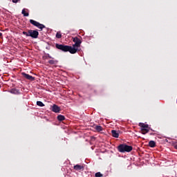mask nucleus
Returning a JSON list of instances; mask_svg holds the SVG:
<instances>
[{
  "label": "nucleus",
  "mask_w": 177,
  "mask_h": 177,
  "mask_svg": "<svg viewBox=\"0 0 177 177\" xmlns=\"http://www.w3.org/2000/svg\"><path fill=\"white\" fill-rule=\"evenodd\" d=\"M37 105L39 106V107H44V106H45V104H44L43 102L41 101H37Z\"/></svg>",
  "instance_id": "17"
},
{
  "label": "nucleus",
  "mask_w": 177,
  "mask_h": 177,
  "mask_svg": "<svg viewBox=\"0 0 177 177\" xmlns=\"http://www.w3.org/2000/svg\"><path fill=\"white\" fill-rule=\"evenodd\" d=\"M95 129L97 132H102V131H103V127H102V126H95Z\"/></svg>",
  "instance_id": "13"
},
{
  "label": "nucleus",
  "mask_w": 177,
  "mask_h": 177,
  "mask_svg": "<svg viewBox=\"0 0 177 177\" xmlns=\"http://www.w3.org/2000/svg\"><path fill=\"white\" fill-rule=\"evenodd\" d=\"M13 3H17L18 1H20V0H12Z\"/></svg>",
  "instance_id": "21"
},
{
  "label": "nucleus",
  "mask_w": 177,
  "mask_h": 177,
  "mask_svg": "<svg viewBox=\"0 0 177 177\" xmlns=\"http://www.w3.org/2000/svg\"><path fill=\"white\" fill-rule=\"evenodd\" d=\"M10 93H13L14 95H18L19 93H20V92H19V90L16 88H12L10 90Z\"/></svg>",
  "instance_id": "11"
},
{
  "label": "nucleus",
  "mask_w": 177,
  "mask_h": 177,
  "mask_svg": "<svg viewBox=\"0 0 177 177\" xmlns=\"http://www.w3.org/2000/svg\"><path fill=\"white\" fill-rule=\"evenodd\" d=\"M149 147H156V142L151 140L149 142Z\"/></svg>",
  "instance_id": "15"
},
{
  "label": "nucleus",
  "mask_w": 177,
  "mask_h": 177,
  "mask_svg": "<svg viewBox=\"0 0 177 177\" xmlns=\"http://www.w3.org/2000/svg\"><path fill=\"white\" fill-rule=\"evenodd\" d=\"M52 59V56H50L49 54H46L45 57H43V59Z\"/></svg>",
  "instance_id": "20"
},
{
  "label": "nucleus",
  "mask_w": 177,
  "mask_h": 177,
  "mask_svg": "<svg viewBox=\"0 0 177 177\" xmlns=\"http://www.w3.org/2000/svg\"><path fill=\"white\" fill-rule=\"evenodd\" d=\"M174 149H176V150H177V142H176V143L174 144Z\"/></svg>",
  "instance_id": "22"
},
{
  "label": "nucleus",
  "mask_w": 177,
  "mask_h": 177,
  "mask_svg": "<svg viewBox=\"0 0 177 177\" xmlns=\"http://www.w3.org/2000/svg\"><path fill=\"white\" fill-rule=\"evenodd\" d=\"M95 177H103V174H102V173H100V172H97V173H95Z\"/></svg>",
  "instance_id": "19"
},
{
  "label": "nucleus",
  "mask_w": 177,
  "mask_h": 177,
  "mask_svg": "<svg viewBox=\"0 0 177 177\" xmlns=\"http://www.w3.org/2000/svg\"><path fill=\"white\" fill-rule=\"evenodd\" d=\"M111 133L113 138H118L120 136V134L115 130H112Z\"/></svg>",
  "instance_id": "10"
},
{
  "label": "nucleus",
  "mask_w": 177,
  "mask_h": 177,
  "mask_svg": "<svg viewBox=\"0 0 177 177\" xmlns=\"http://www.w3.org/2000/svg\"><path fill=\"white\" fill-rule=\"evenodd\" d=\"M22 34L26 35V37H31V38H33L34 39H37L38 35H39L38 30H28V32L24 31Z\"/></svg>",
  "instance_id": "3"
},
{
  "label": "nucleus",
  "mask_w": 177,
  "mask_h": 177,
  "mask_svg": "<svg viewBox=\"0 0 177 177\" xmlns=\"http://www.w3.org/2000/svg\"><path fill=\"white\" fill-rule=\"evenodd\" d=\"M57 118L58 121H64L66 120V118L63 115H59Z\"/></svg>",
  "instance_id": "12"
},
{
  "label": "nucleus",
  "mask_w": 177,
  "mask_h": 177,
  "mask_svg": "<svg viewBox=\"0 0 177 177\" xmlns=\"http://www.w3.org/2000/svg\"><path fill=\"white\" fill-rule=\"evenodd\" d=\"M55 47L62 52H70L72 55L75 53V49L73 48L71 46H66L63 44H56Z\"/></svg>",
  "instance_id": "1"
},
{
  "label": "nucleus",
  "mask_w": 177,
  "mask_h": 177,
  "mask_svg": "<svg viewBox=\"0 0 177 177\" xmlns=\"http://www.w3.org/2000/svg\"><path fill=\"white\" fill-rule=\"evenodd\" d=\"M117 149L120 153H131V151L133 150L132 146H129L127 144H120L118 146Z\"/></svg>",
  "instance_id": "2"
},
{
  "label": "nucleus",
  "mask_w": 177,
  "mask_h": 177,
  "mask_svg": "<svg viewBox=\"0 0 177 177\" xmlns=\"http://www.w3.org/2000/svg\"><path fill=\"white\" fill-rule=\"evenodd\" d=\"M72 41L75 44H73L72 49H75V53L78 51V48L81 46V44H82V41L78 37H72Z\"/></svg>",
  "instance_id": "4"
},
{
  "label": "nucleus",
  "mask_w": 177,
  "mask_h": 177,
  "mask_svg": "<svg viewBox=\"0 0 177 177\" xmlns=\"http://www.w3.org/2000/svg\"><path fill=\"white\" fill-rule=\"evenodd\" d=\"M138 125L141 128L142 135H146V133H149V124L140 122Z\"/></svg>",
  "instance_id": "5"
},
{
  "label": "nucleus",
  "mask_w": 177,
  "mask_h": 177,
  "mask_svg": "<svg viewBox=\"0 0 177 177\" xmlns=\"http://www.w3.org/2000/svg\"><path fill=\"white\" fill-rule=\"evenodd\" d=\"M151 135H154V133H151Z\"/></svg>",
  "instance_id": "24"
},
{
  "label": "nucleus",
  "mask_w": 177,
  "mask_h": 177,
  "mask_svg": "<svg viewBox=\"0 0 177 177\" xmlns=\"http://www.w3.org/2000/svg\"><path fill=\"white\" fill-rule=\"evenodd\" d=\"M22 15L25 17H28V16H30V14L28 12H26V9L24 8L22 10V12H21Z\"/></svg>",
  "instance_id": "14"
},
{
  "label": "nucleus",
  "mask_w": 177,
  "mask_h": 177,
  "mask_svg": "<svg viewBox=\"0 0 177 177\" xmlns=\"http://www.w3.org/2000/svg\"><path fill=\"white\" fill-rule=\"evenodd\" d=\"M75 171H84V166L80 165H76L73 167Z\"/></svg>",
  "instance_id": "9"
},
{
  "label": "nucleus",
  "mask_w": 177,
  "mask_h": 177,
  "mask_svg": "<svg viewBox=\"0 0 177 177\" xmlns=\"http://www.w3.org/2000/svg\"><path fill=\"white\" fill-rule=\"evenodd\" d=\"M56 38H57L58 39H60V38H62V33L60 32H57Z\"/></svg>",
  "instance_id": "18"
},
{
  "label": "nucleus",
  "mask_w": 177,
  "mask_h": 177,
  "mask_svg": "<svg viewBox=\"0 0 177 177\" xmlns=\"http://www.w3.org/2000/svg\"><path fill=\"white\" fill-rule=\"evenodd\" d=\"M52 111H53V113H60V107L59 106H57V104H53L52 106Z\"/></svg>",
  "instance_id": "8"
},
{
  "label": "nucleus",
  "mask_w": 177,
  "mask_h": 177,
  "mask_svg": "<svg viewBox=\"0 0 177 177\" xmlns=\"http://www.w3.org/2000/svg\"><path fill=\"white\" fill-rule=\"evenodd\" d=\"M0 38H2V32H0Z\"/></svg>",
  "instance_id": "23"
},
{
  "label": "nucleus",
  "mask_w": 177,
  "mask_h": 177,
  "mask_svg": "<svg viewBox=\"0 0 177 177\" xmlns=\"http://www.w3.org/2000/svg\"><path fill=\"white\" fill-rule=\"evenodd\" d=\"M48 63H49V64H57V61L51 59V60L48 61Z\"/></svg>",
  "instance_id": "16"
},
{
  "label": "nucleus",
  "mask_w": 177,
  "mask_h": 177,
  "mask_svg": "<svg viewBox=\"0 0 177 177\" xmlns=\"http://www.w3.org/2000/svg\"><path fill=\"white\" fill-rule=\"evenodd\" d=\"M29 22L30 23V24H32V26H35V27H37V28H39L41 30L45 28V25L39 24V22L35 20L30 19Z\"/></svg>",
  "instance_id": "6"
},
{
  "label": "nucleus",
  "mask_w": 177,
  "mask_h": 177,
  "mask_svg": "<svg viewBox=\"0 0 177 177\" xmlns=\"http://www.w3.org/2000/svg\"><path fill=\"white\" fill-rule=\"evenodd\" d=\"M21 75L24 77V78H26V80H28L29 81H35V77H34L26 73H22Z\"/></svg>",
  "instance_id": "7"
}]
</instances>
